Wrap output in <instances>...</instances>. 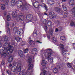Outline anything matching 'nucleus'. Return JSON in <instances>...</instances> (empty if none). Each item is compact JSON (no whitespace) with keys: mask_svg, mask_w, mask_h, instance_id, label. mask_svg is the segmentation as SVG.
I'll use <instances>...</instances> for the list:
<instances>
[{"mask_svg":"<svg viewBox=\"0 0 75 75\" xmlns=\"http://www.w3.org/2000/svg\"><path fill=\"white\" fill-rule=\"evenodd\" d=\"M59 46L61 47V49L62 50H64V45L62 44H60Z\"/></svg>","mask_w":75,"mask_h":75,"instance_id":"26","label":"nucleus"},{"mask_svg":"<svg viewBox=\"0 0 75 75\" xmlns=\"http://www.w3.org/2000/svg\"><path fill=\"white\" fill-rule=\"evenodd\" d=\"M4 39L5 41H7L8 39V37H4Z\"/></svg>","mask_w":75,"mask_h":75,"instance_id":"33","label":"nucleus"},{"mask_svg":"<svg viewBox=\"0 0 75 75\" xmlns=\"http://www.w3.org/2000/svg\"><path fill=\"white\" fill-rule=\"evenodd\" d=\"M24 74V75H31L30 74V73L29 72L27 73H23L22 72H21L20 73L19 75H23Z\"/></svg>","mask_w":75,"mask_h":75,"instance_id":"10","label":"nucleus"},{"mask_svg":"<svg viewBox=\"0 0 75 75\" xmlns=\"http://www.w3.org/2000/svg\"><path fill=\"white\" fill-rule=\"evenodd\" d=\"M10 20V16L9 15H8L7 16V21H9Z\"/></svg>","mask_w":75,"mask_h":75,"instance_id":"30","label":"nucleus"},{"mask_svg":"<svg viewBox=\"0 0 75 75\" xmlns=\"http://www.w3.org/2000/svg\"><path fill=\"white\" fill-rule=\"evenodd\" d=\"M49 1H50V4H51V5H52L53 4H51V2H53V0H49Z\"/></svg>","mask_w":75,"mask_h":75,"instance_id":"39","label":"nucleus"},{"mask_svg":"<svg viewBox=\"0 0 75 75\" xmlns=\"http://www.w3.org/2000/svg\"><path fill=\"white\" fill-rule=\"evenodd\" d=\"M1 8L2 10H4L6 7L4 4H2L1 5Z\"/></svg>","mask_w":75,"mask_h":75,"instance_id":"21","label":"nucleus"},{"mask_svg":"<svg viewBox=\"0 0 75 75\" xmlns=\"http://www.w3.org/2000/svg\"><path fill=\"white\" fill-rule=\"evenodd\" d=\"M7 32L8 34H10V29H9V28H8V29L7 30Z\"/></svg>","mask_w":75,"mask_h":75,"instance_id":"43","label":"nucleus"},{"mask_svg":"<svg viewBox=\"0 0 75 75\" xmlns=\"http://www.w3.org/2000/svg\"><path fill=\"white\" fill-rule=\"evenodd\" d=\"M59 30H62V27H59L58 28Z\"/></svg>","mask_w":75,"mask_h":75,"instance_id":"50","label":"nucleus"},{"mask_svg":"<svg viewBox=\"0 0 75 75\" xmlns=\"http://www.w3.org/2000/svg\"><path fill=\"white\" fill-rule=\"evenodd\" d=\"M54 9L56 11L58 12L60 11V9L59 8H55Z\"/></svg>","mask_w":75,"mask_h":75,"instance_id":"27","label":"nucleus"},{"mask_svg":"<svg viewBox=\"0 0 75 75\" xmlns=\"http://www.w3.org/2000/svg\"><path fill=\"white\" fill-rule=\"evenodd\" d=\"M17 3H18V1H17Z\"/></svg>","mask_w":75,"mask_h":75,"instance_id":"63","label":"nucleus"},{"mask_svg":"<svg viewBox=\"0 0 75 75\" xmlns=\"http://www.w3.org/2000/svg\"><path fill=\"white\" fill-rule=\"evenodd\" d=\"M44 14L46 16H47V13H44Z\"/></svg>","mask_w":75,"mask_h":75,"instance_id":"55","label":"nucleus"},{"mask_svg":"<svg viewBox=\"0 0 75 75\" xmlns=\"http://www.w3.org/2000/svg\"><path fill=\"white\" fill-rule=\"evenodd\" d=\"M12 16L13 17H14L15 18H17V17L16 16H17V13H16V11H14L12 12Z\"/></svg>","mask_w":75,"mask_h":75,"instance_id":"14","label":"nucleus"},{"mask_svg":"<svg viewBox=\"0 0 75 75\" xmlns=\"http://www.w3.org/2000/svg\"><path fill=\"white\" fill-rule=\"evenodd\" d=\"M22 1H19V3H21Z\"/></svg>","mask_w":75,"mask_h":75,"instance_id":"60","label":"nucleus"},{"mask_svg":"<svg viewBox=\"0 0 75 75\" xmlns=\"http://www.w3.org/2000/svg\"><path fill=\"white\" fill-rule=\"evenodd\" d=\"M44 21L45 22L44 23L45 24V25L44 26V29L45 31H47V25H46L47 24H48L49 26H50V25H51L52 23L51 21H48V19H47L46 20H44Z\"/></svg>","mask_w":75,"mask_h":75,"instance_id":"5","label":"nucleus"},{"mask_svg":"<svg viewBox=\"0 0 75 75\" xmlns=\"http://www.w3.org/2000/svg\"><path fill=\"white\" fill-rule=\"evenodd\" d=\"M64 17H67L68 16V14H67V13H64Z\"/></svg>","mask_w":75,"mask_h":75,"instance_id":"35","label":"nucleus"},{"mask_svg":"<svg viewBox=\"0 0 75 75\" xmlns=\"http://www.w3.org/2000/svg\"><path fill=\"white\" fill-rule=\"evenodd\" d=\"M2 75H5V74H4V73H2Z\"/></svg>","mask_w":75,"mask_h":75,"instance_id":"59","label":"nucleus"},{"mask_svg":"<svg viewBox=\"0 0 75 75\" xmlns=\"http://www.w3.org/2000/svg\"><path fill=\"white\" fill-rule=\"evenodd\" d=\"M73 12L75 13V7L74 8L73 10Z\"/></svg>","mask_w":75,"mask_h":75,"instance_id":"47","label":"nucleus"},{"mask_svg":"<svg viewBox=\"0 0 75 75\" xmlns=\"http://www.w3.org/2000/svg\"><path fill=\"white\" fill-rule=\"evenodd\" d=\"M47 64L46 63V62H45V60H43L42 61V62L41 63V65H42V66H44Z\"/></svg>","mask_w":75,"mask_h":75,"instance_id":"19","label":"nucleus"},{"mask_svg":"<svg viewBox=\"0 0 75 75\" xmlns=\"http://www.w3.org/2000/svg\"><path fill=\"white\" fill-rule=\"evenodd\" d=\"M10 72V71H9V70H7L6 72L8 74H9V72Z\"/></svg>","mask_w":75,"mask_h":75,"instance_id":"49","label":"nucleus"},{"mask_svg":"<svg viewBox=\"0 0 75 75\" xmlns=\"http://www.w3.org/2000/svg\"><path fill=\"white\" fill-rule=\"evenodd\" d=\"M13 60V57H10L8 59V62H11Z\"/></svg>","mask_w":75,"mask_h":75,"instance_id":"17","label":"nucleus"},{"mask_svg":"<svg viewBox=\"0 0 75 75\" xmlns=\"http://www.w3.org/2000/svg\"><path fill=\"white\" fill-rule=\"evenodd\" d=\"M33 6L35 8H38L39 6H40V4L37 2H35L34 3Z\"/></svg>","mask_w":75,"mask_h":75,"instance_id":"8","label":"nucleus"},{"mask_svg":"<svg viewBox=\"0 0 75 75\" xmlns=\"http://www.w3.org/2000/svg\"><path fill=\"white\" fill-rule=\"evenodd\" d=\"M5 0L6 1V4H8V0Z\"/></svg>","mask_w":75,"mask_h":75,"instance_id":"48","label":"nucleus"},{"mask_svg":"<svg viewBox=\"0 0 75 75\" xmlns=\"http://www.w3.org/2000/svg\"><path fill=\"white\" fill-rule=\"evenodd\" d=\"M33 64L30 65L29 67V69L30 70L31 69H32V68H33Z\"/></svg>","mask_w":75,"mask_h":75,"instance_id":"31","label":"nucleus"},{"mask_svg":"<svg viewBox=\"0 0 75 75\" xmlns=\"http://www.w3.org/2000/svg\"><path fill=\"white\" fill-rule=\"evenodd\" d=\"M16 1V0H12L11 1V3H13V4H14V2H15Z\"/></svg>","mask_w":75,"mask_h":75,"instance_id":"42","label":"nucleus"},{"mask_svg":"<svg viewBox=\"0 0 75 75\" xmlns=\"http://www.w3.org/2000/svg\"><path fill=\"white\" fill-rule=\"evenodd\" d=\"M20 39H21L20 37H17L15 38V40L17 41V42H19L20 40Z\"/></svg>","mask_w":75,"mask_h":75,"instance_id":"22","label":"nucleus"},{"mask_svg":"<svg viewBox=\"0 0 75 75\" xmlns=\"http://www.w3.org/2000/svg\"><path fill=\"white\" fill-rule=\"evenodd\" d=\"M7 26H9V23L8 22L6 23V26L7 27Z\"/></svg>","mask_w":75,"mask_h":75,"instance_id":"40","label":"nucleus"},{"mask_svg":"<svg viewBox=\"0 0 75 75\" xmlns=\"http://www.w3.org/2000/svg\"><path fill=\"white\" fill-rule=\"evenodd\" d=\"M6 46H8V47H4V50L3 49H1L0 50V54L2 56H4V57H6L7 54H11V53L13 52V51L14 48L13 47L11 46L10 44H8L7 42L5 43L4 45V47Z\"/></svg>","mask_w":75,"mask_h":75,"instance_id":"1","label":"nucleus"},{"mask_svg":"<svg viewBox=\"0 0 75 75\" xmlns=\"http://www.w3.org/2000/svg\"><path fill=\"white\" fill-rule=\"evenodd\" d=\"M11 66H12V65H11V64H9V67H11Z\"/></svg>","mask_w":75,"mask_h":75,"instance_id":"52","label":"nucleus"},{"mask_svg":"<svg viewBox=\"0 0 75 75\" xmlns=\"http://www.w3.org/2000/svg\"><path fill=\"white\" fill-rule=\"evenodd\" d=\"M18 54L21 57H24V56L23 55V52L19 50L18 51Z\"/></svg>","mask_w":75,"mask_h":75,"instance_id":"11","label":"nucleus"},{"mask_svg":"<svg viewBox=\"0 0 75 75\" xmlns=\"http://www.w3.org/2000/svg\"><path fill=\"white\" fill-rule=\"evenodd\" d=\"M37 49L36 48L33 49L32 51V54H37Z\"/></svg>","mask_w":75,"mask_h":75,"instance_id":"16","label":"nucleus"},{"mask_svg":"<svg viewBox=\"0 0 75 75\" xmlns=\"http://www.w3.org/2000/svg\"><path fill=\"white\" fill-rule=\"evenodd\" d=\"M45 37H45H46V36H45V37Z\"/></svg>","mask_w":75,"mask_h":75,"instance_id":"62","label":"nucleus"},{"mask_svg":"<svg viewBox=\"0 0 75 75\" xmlns=\"http://www.w3.org/2000/svg\"><path fill=\"white\" fill-rule=\"evenodd\" d=\"M72 64L71 63H68L67 64V66L69 68H71L72 67Z\"/></svg>","mask_w":75,"mask_h":75,"instance_id":"23","label":"nucleus"},{"mask_svg":"<svg viewBox=\"0 0 75 75\" xmlns=\"http://www.w3.org/2000/svg\"><path fill=\"white\" fill-rule=\"evenodd\" d=\"M69 4L70 5V6H72V5H74V3H75V2L74 1V0H71L69 1Z\"/></svg>","mask_w":75,"mask_h":75,"instance_id":"15","label":"nucleus"},{"mask_svg":"<svg viewBox=\"0 0 75 75\" xmlns=\"http://www.w3.org/2000/svg\"><path fill=\"white\" fill-rule=\"evenodd\" d=\"M48 75H50L51 73L50 72H48Z\"/></svg>","mask_w":75,"mask_h":75,"instance_id":"56","label":"nucleus"},{"mask_svg":"<svg viewBox=\"0 0 75 75\" xmlns=\"http://www.w3.org/2000/svg\"><path fill=\"white\" fill-rule=\"evenodd\" d=\"M65 37H64V36H61L60 37V39L61 40H63V39L64 38H65Z\"/></svg>","mask_w":75,"mask_h":75,"instance_id":"41","label":"nucleus"},{"mask_svg":"<svg viewBox=\"0 0 75 75\" xmlns=\"http://www.w3.org/2000/svg\"><path fill=\"white\" fill-rule=\"evenodd\" d=\"M2 45L3 43H2L0 42V48L2 47Z\"/></svg>","mask_w":75,"mask_h":75,"instance_id":"46","label":"nucleus"},{"mask_svg":"<svg viewBox=\"0 0 75 75\" xmlns=\"http://www.w3.org/2000/svg\"><path fill=\"white\" fill-rule=\"evenodd\" d=\"M33 33L34 34H40V32H39V31L38 30L37 31L36 30H35Z\"/></svg>","mask_w":75,"mask_h":75,"instance_id":"24","label":"nucleus"},{"mask_svg":"<svg viewBox=\"0 0 75 75\" xmlns=\"http://www.w3.org/2000/svg\"><path fill=\"white\" fill-rule=\"evenodd\" d=\"M74 64H75V59L74 60Z\"/></svg>","mask_w":75,"mask_h":75,"instance_id":"57","label":"nucleus"},{"mask_svg":"<svg viewBox=\"0 0 75 75\" xmlns=\"http://www.w3.org/2000/svg\"><path fill=\"white\" fill-rule=\"evenodd\" d=\"M62 7L65 11H67L68 10H67V8L66 7H65L64 5H62Z\"/></svg>","mask_w":75,"mask_h":75,"instance_id":"25","label":"nucleus"},{"mask_svg":"<svg viewBox=\"0 0 75 75\" xmlns=\"http://www.w3.org/2000/svg\"><path fill=\"white\" fill-rule=\"evenodd\" d=\"M53 40L55 41V42H57V40L56 39V38H53Z\"/></svg>","mask_w":75,"mask_h":75,"instance_id":"36","label":"nucleus"},{"mask_svg":"<svg viewBox=\"0 0 75 75\" xmlns=\"http://www.w3.org/2000/svg\"><path fill=\"white\" fill-rule=\"evenodd\" d=\"M60 67H61V66H59V67H58V68L57 67L53 69V72L54 73H57V72H58L59 71V69L60 68Z\"/></svg>","mask_w":75,"mask_h":75,"instance_id":"9","label":"nucleus"},{"mask_svg":"<svg viewBox=\"0 0 75 75\" xmlns=\"http://www.w3.org/2000/svg\"><path fill=\"white\" fill-rule=\"evenodd\" d=\"M40 6H41V7H44L45 8L46 11H47L48 10V9H47V7L44 4H42V5Z\"/></svg>","mask_w":75,"mask_h":75,"instance_id":"20","label":"nucleus"},{"mask_svg":"<svg viewBox=\"0 0 75 75\" xmlns=\"http://www.w3.org/2000/svg\"><path fill=\"white\" fill-rule=\"evenodd\" d=\"M17 6L18 7H19V8H21V7H22L21 5H17Z\"/></svg>","mask_w":75,"mask_h":75,"instance_id":"44","label":"nucleus"},{"mask_svg":"<svg viewBox=\"0 0 75 75\" xmlns=\"http://www.w3.org/2000/svg\"><path fill=\"white\" fill-rule=\"evenodd\" d=\"M51 50L50 49H47L46 50V51H47V52H48V51H51Z\"/></svg>","mask_w":75,"mask_h":75,"instance_id":"38","label":"nucleus"},{"mask_svg":"<svg viewBox=\"0 0 75 75\" xmlns=\"http://www.w3.org/2000/svg\"><path fill=\"white\" fill-rule=\"evenodd\" d=\"M57 31H58V30L57 29H56L55 30V32H57Z\"/></svg>","mask_w":75,"mask_h":75,"instance_id":"53","label":"nucleus"},{"mask_svg":"<svg viewBox=\"0 0 75 75\" xmlns=\"http://www.w3.org/2000/svg\"><path fill=\"white\" fill-rule=\"evenodd\" d=\"M42 74L43 75H47V71H44L43 73H42L40 74V75H42Z\"/></svg>","mask_w":75,"mask_h":75,"instance_id":"28","label":"nucleus"},{"mask_svg":"<svg viewBox=\"0 0 75 75\" xmlns=\"http://www.w3.org/2000/svg\"><path fill=\"white\" fill-rule=\"evenodd\" d=\"M73 44H75L74 43H73Z\"/></svg>","mask_w":75,"mask_h":75,"instance_id":"64","label":"nucleus"},{"mask_svg":"<svg viewBox=\"0 0 75 75\" xmlns=\"http://www.w3.org/2000/svg\"><path fill=\"white\" fill-rule=\"evenodd\" d=\"M67 0H62V1H67Z\"/></svg>","mask_w":75,"mask_h":75,"instance_id":"54","label":"nucleus"},{"mask_svg":"<svg viewBox=\"0 0 75 75\" xmlns=\"http://www.w3.org/2000/svg\"><path fill=\"white\" fill-rule=\"evenodd\" d=\"M0 33H1V31H0Z\"/></svg>","mask_w":75,"mask_h":75,"instance_id":"61","label":"nucleus"},{"mask_svg":"<svg viewBox=\"0 0 75 75\" xmlns=\"http://www.w3.org/2000/svg\"><path fill=\"white\" fill-rule=\"evenodd\" d=\"M66 52H67V51H65L64 50H63L62 52V54L63 55H65L66 54Z\"/></svg>","mask_w":75,"mask_h":75,"instance_id":"29","label":"nucleus"},{"mask_svg":"<svg viewBox=\"0 0 75 75\" xmlns=\"http://www.w3.org/2000/svg\"><path fill=\"white\" fill-rule=\"evenodd\" d=\"M51 54L50 53H45L42 55V57L43 58H46L48 59L49 62H53V58L51 57Z\"/></svg>","mask_w":75,"mask_h":75,"instance_id":"2","label":"nucleus"},{"mask_svg":"<svg viewBox=\"0 0 75 75\" xmlns=\"http://www.w3.org/2000/svg\"><path fill=\"white\" fill-rule=\"evenodd\" d=\"M18 18L19 20H21V21H23V16L19 15L18 16Z\"/></svg>","mask_w":75,"mask_h":75,"instance_id":"18","label":"nucleus"},{"mask_svg":"<svg viewBox=\"0 0 75 75\" xmlns=\"http://www.w3.org/2000/svg\"><path fill=\"white\" fill-rule=\"evenodd\" d=\"M33 17H34L33 16L30 15L27 16L26 19L28 20H30V19H33Z\"/></svg>","mask_w":75,"mask_h":75,"instance_id":"12","label":"nucleus"},{"mask_svg":"<svg viewBox=\"0 0 75 75\" xmlns=\"http://www.w3.org/2000/svg\"><path fill=\"white\" fill-rule=\"evenodd\" d=\"M22 43H23V44H24V43H25V42H22Z\"/></svg>","mask_w":75,"mask_h":75,"instance_id":"58","label":"nucleus"},{"mask_svg":"<svg viewBox=\"0 0 75 75\" xmlns=\"http://www.w3.org/2000/svg\"><path fill=\"white\" fill-rule=\"evenodd\" d=\"M13 32L15 33H17V34L18 35H20L23 33V30L22 29H20L18 30V28L15 27L13 28Z\"/></svg>","mask_w":75,"mask_h":75,"instance_id":"4","label":"nucleus"},{"mask_svg":"<svg viewBox=\"0 0 75 75\" xmlns=\"http://www.w3.org/2000/svg\"><path fill=\"white\" fill-rule=\"evenodd\" d=\"M49 32L50 33V34L52 35V29H50L49 30Z\"/></svg>","mask_w":75,"mask_h":75,"instance_id":"34","label":"nucleus"},{"mask_svg":"<svg viewBox=\"0 0 75 75\" xmlns=\"http://www.w3.org/2000/svg\"><path fill=\"white\" fill-rule=\"evenodd\" d=\"M28 51V49H26L24 50V53L25 54V53H27V52Z\"/></svg>","mask_w":75,"mask_h":75,"instance_id":"32","label":"nucleus"},{"mask_svg":"<svg viewBox=\"0 0 75 75\" xmlns=\"http://www.w3.org/2000/svg\"><path fill=\"white\" fill-rule=\"evenodd\" d=\"M70 24L71 26L74 25V22H71L70 23Z\"/></svg>","mask_w":75,"mask_h":75,"instance_id":"37","label":"nucleus"},{"mask_svg":"<svg viewBox=\"0 0 75 75\" xmlns=\"http://www.w3.org/2000/svg\"><path fill=\"white\" fill-rule=\"evenodd\" d=\"M32 59H34V57L30 56L28 59V62L30 64L31 62V61H32Z\"/></svg>","mask_w":75,"mask_h":75,"instance_id":"13","label":"nucleus"},{"mask_svg":"<svg viewBox=\"0 0 75 75\" xmlns=\"http://www.w3.org/2000/svg\"><path fill=\"white\" fill-rule=\"evenodd\" d=\"M1 64L2 65H3L4 64V61H2Z\"/></svg>","mask_w":75,"mask_h":75,"instance_id":"45","label":"nucleus"},{"mask_svg":"<svg viewBox=\"0 0 75 75\" xmlns=\"http://www.w3.org/2000/svg\"><path fill=\"white\" fill-rule=\"evenodd\" d=\"M48 38V39H50V35H48L47 36V37Z\"/></svg>","mask_w":75,"mask_h":75,"instance_id":"51","label":"nucleus"},{"mask_svg":"<svg viewBox=\"0 0 75 75\" xmlns=\"http://www.w3.org/2000/svg\"><path fill=\"white\" fill-rule=\"evenodd\" d=\"M21 67H22V64L19 63L17 65V67L16 66H13L11 68V70L13 72H16V71L20 72L21 69Z\"/></svg>","mask_w":75,"mask_h":75,"instance_id":"3","label":"nucleus"},{"mask_svg":"<svg viewBox=\"0 0 75 75\" xmlns=\"http://www.w3.org/2000/svg\"><path fill=\"white\" fill-rule=\"evenodd\" d=\"M31 38H29L28 39V40H29V44H32V43H33V44H35V43H37V42H38L39 43H40V44H41L42 43V42H40V41L38 40L36 42H33V41H32V40H31Z\"/></svg>","mask_w":75,"mask_h":75,"instance_id":"6","label":"nucleus"},{"mask_svg":"<svg viewBox=\"0 0 75 75\" xmlns=\"http://www.w3.org/2000/svg\"><path fill=\"white\" fill-rule=\"evenodd\" d=\"M48 17L50 18H53L54 17H55V14L53 12L50 13L48 16Z\"/></svg>","mask_w":75,"mask_h":75,"instance_id":"7","label":"nucleus"}]
</instances>
